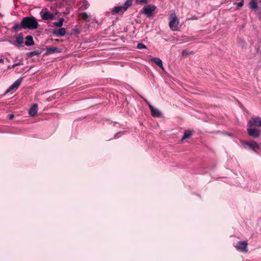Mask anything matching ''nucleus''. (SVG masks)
<instances>
[{
	"mask_svg": "<svg viewBox=\"0 0 261 261\" xmlns=\"http://www.w3.org/2000/svg\"><path fill=\"white\" fill-rule=\"evenodd\" d=\"M34 44V42L33 41V37L31 35L27 36L26 37V41L25 42V44L27 46H31Z\"/></svg>",
	"mask_w": 261,
	"mask_h": 261,
	"instance_id": "4468645a",
	"label": "nucleus"
},
{
	"mask_svg": "<svg viewBox=\"0 0 261 261\" xmlns=\"http://www.w3.org/2000/svg\"><path fill=\"white\" fill-rule=\"evenodd\" d=\"M88 4L87 3H85V6H82V7H83V9H86L88 8Z\"/></svg>",
	"mask_w": 261,
	"mask_h": 261,
	"instance_id": "cd10ccee",
	"label": "nucleus"
},
{
	"mask_svg": "<svg viewBox=\"0 0 261 261\" xmlns=\"http://www.w3.org/2000/svg\"><path fill=\"white\" fill-rule=\"evenodd\" d=\"M64 19L61 18L60 19L59 21L54 22V25L57 27H61L62 26Z\"/></svg>",
	"mask_w": 261,
	"mask_h": 261,
	"instance_id": "aec40b11",
	"label": "nucleus"
},
{
	"mask_svg": "<svg viewBox=\"0 0 261 261\" xmlns=\"http://www.w3.org/2000/svg\"><path fill=\"white\" fill-rule=\"evenodd\" d=\"M250 8L252 10H255L257 8V4L255 1H252L250 3Z\"/></svg>",
	"mask_w": 261,
	"mask_h": 261,
	"instance_id": "6ab92c4d",
	"label": "nucleus"
},
{
	"mask_svg": "<svg viewBox=\"0 0 261 261\" xmlns=\"http://www.w3.org/2000/svg\"><path fill=\"white\" fill-rule=\"evenodd\" d=\"M136 2L139 4H145L147 3V0H136Z\"/></svg>",
	"mask_w": 261,
	"mask_h": 261,
	"instance_id": "b1692460",
	"label": "nucleus"
},
{
	"mask_svg": "<svg viewBox=\"0 0 261 261\" xmlns=\"http://www.w3.org/2000/svg\"><path fill=\"white\" fill-rule=\"evenodd\" d=\"M191 136L192 133L190 130H186L184 133L183 137L181 138V141L183 142L185 139L190 138Z\"/></svg>",
	"mask_w": 261,
	"mask_h": 261,
	"instance_id": "2eb2a0df",
	"label": "nucleus"
},
{
	"mask_svg": "<svg viewBox=\"0 0 261 261\" xmlns=\"http://www.w3.org/2000/svg\"><path fill=\"white\" fill-rule=\"evenodd\" d=\"M125 11V10H124V7L123 6L115 7L113 10L115 13H118L120 12H124Z\"/></svg>",
	"mask_w": 261,
	"mask_h": 261,
	"instance_id": "dca6fc26",
	"label": "nucleus"
},
{
	"mask_svg": "<svg viewBox=\"0 0 261 261\" xmlns=\"http://www.w3.org/2000/svg\"><path fill=\"white\" fill-rule=\"evenodd\" d=\"M22 82V79H19L12 84L7 90L6 92L8 93L11 91L17 89Z\"/></svg>",
	"mask_w": 261,
	"mask_h": 261,
	"instance_id": "6e6552de",
	"label": "nucleus"
},
{
	"mask_svg": "<svg viewBox=\"0 0 261 261\" xmlns=\"http://www.w3.org/2000/svg\"><path fill=\"white\" fill-rule=\"evenodd\" d=\"M66 34V30L64 28H61L58 30L54 31V34L57 36H63Z\"/></svg>",
	"mask_w": 261,
	"mask_h": 261,
	"instance_id": "f8f14e48",
	"label": "nucleus"
},
{
	"mask_svg": "<svg viewBox=\"0 0 261 261\" xmlns=\"http://www.w3.org/2000/svg\"><path fill=\"white\" fill-rule=\"evenodd\" d=\"M244 5V0H242L240 3L237 4V9H239L240 8L242 7Z\"/></svg>",
	"mask_w": 261,
	"mask_h": 261,
	"instance_id": "a878e982",
	"label": "nucleus"
},
{
	"mask_svg": "<svg viewBox=\"0 0 261 261\" xmlns=\"http://www.w3.org/2000/svg\"><path fill=\"white\" fill-rule=\"evenodd\" d=\"M22 28L21 23L20 24H16L13 27V29L15 30H20Z\"/></svg>",
	"mask_w": 261,
	"mask_h": 261,
	"instance_id": "412c9836",
	"label": "nucleus"
},
{
	"mask_svg": "<svg viewBox=\"0 0 261 261\" xmlns=\"http://www.w3.org/2000/svg\"><path fill=\"white\" fill-rule=\"evenodd\" d=\"M22 64L20 62H18L17 63H16L15 64H13L12 66V67L13 68H14L15 67H16V66H18V65H20Z\"/></svg>",
	"mask_w": 261,
	"mask_h": 261,
	"instance_id": "bb28decb",
	"label": "nucleus"
},
{
	"mask_svg": "<svg viewBox=\"0 0 261 261\" xmlns=\"http://www.w3.org/2000/svg\"><path fill=\"white\" fill-rule=\"evenodd\" d=\"M13 117H14V115L11 114V115H9V119L11 120L13 118Z\"/></svg>",
	"mask_w": 261,
	"mask_h": 261,
	"instance_id": "c85d7f7f",
	"label": "nucleus"
},
{
	"mask_svg": "<svg viewBox=\"0 0 261 261\" xmlns=\"http://www.w3.org/2000/svg\"><path fill=\"white\" fill-rule=\"evenodd\" d=\"M40 15L42 19L45 20L53 19L54 17V14L49 12L46 8H44L41 11Z\"/></svg>",
	"mask_w": 261,
	"mask_h": 261,
	"instance_id": "20e7f679",
	"label": "nucleus"
},
{
	"mask_svg": "<svg viewBox=\"0 0 261 261\" xmlns=\"http://www.w3.org/2000/svg\"><path fill=\"white\" fill-rule=\"evenodd\" d=\"M23 42V38L21 36L19 35L16 37V43L18 45L20 46Z\"/></svg>",
	"mask_w": 261,
	"mask_h": 261,
	"instance_id": "f3484780",
	"label": "nucleus"
},
{
	"mask_svg": "<svg viewBox=\"0 0 261 261\" xmlns=\"http://www.w3.org/2000/svg\"><path fill=\"white\" fill-rule=\"evenodd\" d=\"M247 246V243L244 241L239 242L237 245L236 248L237 250L241 252H246Z\"/></svg>",
	"mask_w": 261,
	"mask_h": 261,
	"instance_id": "0eeeda50",
	"label": "nucleus"
},
{
	"mask_svg": "<svg viewBox=\"0 0 261 261\" xmlns=\"http://www.w3.org/2000/svg\"><path fill=\"white\" fill-rule=\"evenodd\" d=\"M57 50V48H50L47 50V52L48 53L51 54L56 52Z\"/></svg>",
	"mask_w": 261,
	"mask_h": 261,
	"instance_id": "393cba45",
	"label": "nucleus"
},
{
	"mask_svg": "<svg viewBox=\"0 0 261 261\" xmlns=\"http://www.w3.org/2000/svg\"><path fill=\"white\" fill-rule=\"evenodd\" d=\"M178 23L179 21L176 18L175 14L174 13L173 17L172 19L169 22V27L172 30L175 31L177 29Z\"/></svg>",
	"mask_w": 261,
	"mask_h": 261,
	"instance_id": "423d86ee",
	"label": "nucleus"
},
{
	"mask_svg": "<svg viewBox=\"0 0 261 261\" xmlns=\"http://www.w3.org/2000/svg\"><path fill=\"white\" fill-rule=\"evenodd\" d=\"M38 22L34 17H26L21 21L22 28L25 29L34 30L38 27Z\"/></svg>",
	"mask_w": 261,
	"mask_h": 261,
	"instance_id": "f257e3e1",
	"label": "nucleus"
},
{
	"mask_svg": "<svg viewBox=\"0 0 261 261\" xmlns=\"http://www.w3.org/2000/svg\"><path fill=\"white\" fill-rule=\"evenodd\" d=\"M248 127L258 126L261 127V119L258 116H252L247 123Z\"/></svg>",
	"mask_w": 261,
	"mask_h": 261,
	"instance_id": "7ed1b4c3",
	"label": "nucleus"
},
{
	"mask_svg": "<svg viewBox=\"0 0 261 261\" xmlns=\"http://www.w3.org/2000/svg\"><path fill=\"white\" fill-rule=\"evenodd\" d=\"M38 111V105L37 104H34L30 108L29 114L31 116H35L36 115Z\"/></svg>",
	"mask_w": 261,
	"mask_h": 261,
	"instance_id": "9b49d317",
	"label": "nucleus"
},
{
	"mask_svg": "<svg viewBox=\"0 0 261 261\" xmlns=\"http://www.w3.org/2000/svg\"><path fill=\"white\" fill-rule=\"evenodd\" d=\"M185 50H183V51H182L181 54H182V55H185Z\"/></svg>",
	"mask_w": 261,
	"mask_h": 261,
	"instance_id": "2f4dec72",
	"label": "nucleus"
},
{
	"mask_svg": "<svg viewBox=\"0 0 261 261\" xmlns=\"http://www.w3.org/2000/svg\"><path fill=\"white\" fill-rule=\"evenodd\" d=\"M12 68V66H8V68Z\"/></svg>",
	"mask_w": 261,
	"mask_h": 261,
	"instance_id": "473e14b6",
	"label": "nucleus"
},
{
	"mask_svg": "<svg viewBox=\"0 0 261 261\" xmlns=\"http://www.w3.org/2000/svg\"><path fill=\"white\" fill-rule=\"evenodd\" d=\"M155 7L154 6H146L143 8L144 13L147 16H150L153 11L155 10Z\"/></svg>",
	"mask_w": 261,
	"mask_h": 261,
	"instance_id": "1a4fd4ad",
	"label": "nucleus"
},
{
	"mask_svg": "<svg viewBox=\"0 0 261 261\" xmlns=\"http://www.w3.org/2000/svg\"><path fill=\"white\" fill-rule=\"evenodd\" d=\"M241 143L244 148H249L254 152L257 153L258 150L261 149V143H257L256 141H242Z\"/></svg>",
	"mask_w": 261,
	"mask_h": 261,
	"instance_id": "f03ea898",
	"label": "nucleus"
},
{
	"mask_svg": "<svg viewBox=\"0 0 261 261\" xmlns=\"http://www.w3.org/2000/svg\"><path fill=\"white\" fill-rule=\"evenodd\" d=\"M4 59H0V63H4Z\"/></svg>",
	"mask_w": 261,
	"mask_h": 261,
	"instance_id": "c756f323",
	"label": "nucleus"
},
{
	"mask_svg": "<svg viewBox=\"0 0 261 261\" xmlns=\"http://www.w3.org/2000/svg\"><path fill=\"white\" fill-rule=\"evenodd\" d=\"M247 130L248 135L252 137L256 138L260 135V130L257 128L248 127Z\"/></svg>",
	"mask_w": 261,
	"mask_h": 261,
	"instance_id": "39448f33",
	"label": "nucleus"
},
{
	"mask_svg": "<svg viewBox=\"0 0 261 261\" xmlns=\"http://www.w3.org/2000/svg\"><path fill=\"white\" fill-rule=\"evenodd\" d=\"M152 62H154L157 65H158L162 69H164L162 61L158 58H152L150 59Z\"/></svg>",
	"mask_w": 261,
	"mask_h": 261,
	"instance_id": "ddd939ff",
	"label": "nucleus"
},
{
	"mask_svg": "<svg viewBox=\"0 0 261 261\" xmlns=\"http://www.w3.org/2000/svg\"><path fill=\"white\" fill-rule=\"evenodd\" d=\"M149 108L151 111V115L154 117H159L161 116V112L158 109L154 108L151 105H149Z\"/></svg>",
	"mask_w": 261,
	"mask_h": 261,
	"instance_id": "9d476101",
	"label": "nucleus"
},
{
	"mask_svg": "<svg viewBox=\"0 0 261 261\" xmlns=\"http://www.w3.org/2000/svg\"><path fill=\"white\" fill-rule=\"evenodd\" d=\"M32 55H37V54L36 53V51L31 53Z\"/></svg>",
	"mask_w": 261,
	"mask_h": 261,
	"instance_id": "7c9ffc66",
	"label": "nucleus"
},
{
	"mask_svg": "<svg viewBox=\"0 0 261 261\" xmlns=\"http://www.w3.org/2000/svg\"><path fill=\"white\" fill-rule=\"evenodd\" d=\"M137 48L138 49H142L146 48V46L143 43H139L138 44Z\"/></svg>",
	"mask_w": 261,
	"mask_h": 261,
	"instance_id": "4be33fe9",
	"label": "nucleus"
},
{
	"mask_svg": "<svg viewBox=\"0 0 261 261\" xmlns=\"http://www.w3.org/2000/svg\"><path fill=\"white\" fill-rule=\"evenodd\" d=\"M81 15H82V18L84 20L87 19L89 17V15H88V14L86 12H84V13H82Z\"/></svg>",
	"mask_w": 261,
	"mask_h": 261,
	"instance_id": "5701e85b",
	"label": "nucleus"
},
{
	"mask_svg": "<svg viewBox=\"0 0 261 261\" xmlns=\"http://www.w3.org/2000/svg\"><path fill=\"white\" fill-rule=\"evenodd\" d=\"M133 0H126L125 2L124 5L123 6L124 7V10H126L127 8L130 7L132 4Z\"/></svg>",
	"mask_w": 261,
	"mask_h": 261,
	"instance_id": "a211bd4d",
	"label": "nucleus"
}]
</instances>
